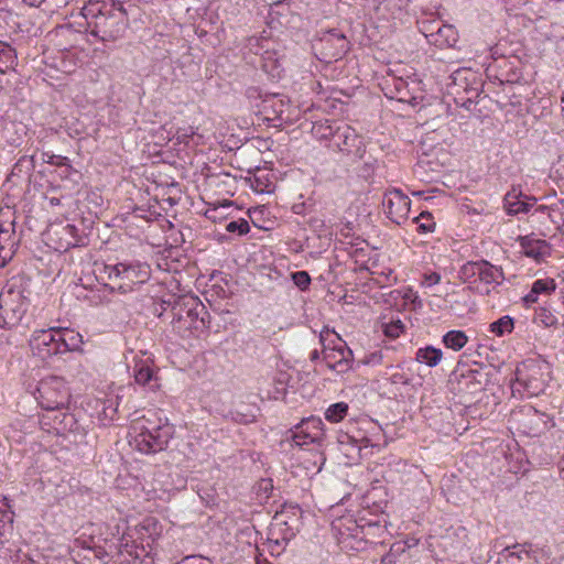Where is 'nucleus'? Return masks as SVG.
<instances>
[{
	"label": "nucleus",
	"instance_id": "obj_1",
	"mask_svg": "<svg viewBox=\"0 0 564 564\" xmlns=\"http://www.w3.org/2000/svg\"><path fill=\"white\" fill-rule=\"evenodd\" d=\"M130 445L142 454H156L167 448L175 436V425L158 412L150 411L131 422Z\"/></svg>",
	"mask_w": 564,
	"mask_h": 564
},
{
	"label": "nucleus",
	"instance_id": "obj_2",
	"mask_svg": "<svg viewBox=\"0 0 564 564\" xmlns=\"http://www.w3.org/2000/svg\"><path fill=\"white\" fill-rule=\"evenodd\" d=\"M173 329L183 339L191 341L206 333L208 312L203 303L191 297L173 307Z\"/></svg>",
	"mask_w": 564,
	"mask_h": 564
},
{
	"label": "nucleus",
	"instance_id": "obj_3",
	"mask_svg": "<svg viewBox=\"0 0 564 564\" xmlns=\"http://www.w3.org/2000/svg\"><path fill=\"white\" fill-rule=\"evenodd\" d=\"M111 10H99L88 22L89 33L102 42H115L123 35L128 9L122 0H109Z\"/></svg>",
	"mask_w": 564,
	"mask_h": 564
},
{
	"label": "nucleus",
	"instance_id": "obj_4",
	"mask_svg": "<svg viewBox=\"0 0 564 564\" xmlns=\"http://www.w3.org/2000/svg\"><path fill=\"white\" fill-rule=\"evenodd\" d=\"M36 391L40 406L47 411L68 408L72 399L66 381L56 376L40 381Z\"/></svg>",
	"mask_w": 564,
	"mask_h": 564
},
{
	"label": "nucleus",
	"instance_id": "obj_5",
	"mask_svg": "<svg viewBox=\"0 0 564 564\" xmlns=\"http://www.w3.org/2000/svg\"><path fill=\"white\" fill-rule=\"evenodd\" d=\"M105 270L112 288H117L123 293L131 291L133 285L144 283L149 279V269L141 263L120 262L115 265H106Z\"/></svg>",
	"mask_w": 564,
	"mask_h": 564
},
{
	"label": "nucleus",
	"instance_id": "obj_6",
	"mask_svg": "<svg viewBox=\"0 0 564 564\" xmlns=\"http://www.w3.org/2000/svg\"><path fill=\"white\" fill-rule=\"evenodd\" d=\"M24 313L22 291L14 285H6L0 293V327L11 328L18 325Z\"/></svg>",
	"mask_w": 564,
	"mask_h": 564
},
{
	"label": "nucleus",
	"instance_id": "obj_7",
	"mask_svg": "<svg viewBox=\"0 0 564 564\" xmlns=\"http://www.w3.org/2000/svg\"><path fill=\"white\" fill-rule=\"evenodd\" d=\"M325 442L323 420L316 416L304 419L292 430V443L299 448H321Z\"/></svg>",
	"mask_w": 564,
	"mask_h": 564
},
{
	"label": "nucleus",
	"instance_id": "obj_8",
	"mask_svg": "<svg viewBox=\"0 0 564 564\" xmlns=\"http://www.w3.org/2000/svg\"><path fill=\"white\" fill-rule=\"evenodd\" d=\"M481 378L482 375L478 369L464 370V366H462L459 378L454 386L459 404L469 406L477 399L484 390Z\"/></svg>",
	"mask_w": 564,
	"mask_h": 564
},
{
	"label": "nucleus",
	"instance_id": "obj_9",
	"mask_svg": "<svg viewBox=\"0 0 564 564\" xmlns=\"http://www.w3.org/2000/svg\"><path fill=\"white\" fill-rule=\"evenodd\" d=\"M30 348L39 352H75V347H69L65 335L53 330L42 329L35 332L30 339Z\"/></svg>",
	"mask_w": 564,
	"mask_h": 564
},
{
	"label": "nucleus",
	"instance_id": "obj_10",
	"mask_svg": "<svg viewBox=\"0 0 564 564\" xmlns=\"http://www.w3.org/2000/svg\"><path fill=\"white\" fill-rule=\"evenodd\" d=\"M382 204L388 218L394 224L401 225L408 219L411 200L400 189L387 191Z\"/></svg>",
	"mask_w": 564,
	"mask_h": 564
},
{
	"label": "nucleus",
	"instance_id": "obj_11",
	"mask_svg": "<svg viewBox=\"0 0 564 564\" xmlns=\"http://www.w3.org/2000/svg\"><path fill=\"white\" fill-rule=\"evenodd\" d=\"M325 58H341L349 50V42L346 36L337 30H329L319 40Z\"/></svg>",
	"mask_w": 564,
	"mask_h": 564
},
{
	"label": "nucleus",
	"instance_id": "obj_12",
	"mask_svg": "<svg viewBox=\"0 0 564 564\" xmlns=\"http://www.w3.org/2000/svg\"><path fill=\"white\" fill-rule=\"evenodd\" d=\"M334 145L347 154H359L361 140L350 126L337 124L334 132Z\"/></svg>",
	"mask_w": 564,
	"mask_h": 564
},
{
	"label": "nucleus",
	"instance_id": "obj_13",
	"mask_svg": "<svg viewBox=\"0 0 564 564\" xmlns=\"http://www.w3.org/2000/svg\"><path fill=\"white\" fill-rule=\"evenodd\" d=\"M499 564H536L530 544H516L503 550Z\"/></svg>",
	"mask_w": 564,
	"mask_h": 564
},
{
	"label": "nucleus",
	"instance_id": "obj_14",
	"mask_svg": "<svg viewBox=\"0 0 564 564\" xmlns=\"http://www.w3.org/2000/svg\"><path fill=\"white\" fill-rule=\"evenodd\" d=\"M430 43L437 47L453 46L457 41V33L452 25L440 22L435 34H430Z\"/></svg>",
	"mask_w": 564,
	"mask_h": 564
},
{
	"label": "nucleus",
	"instance_id": "obj_15",
	"mask_svg": "<svg viewBox=\"0 0 564 564\" xmlns=\"http://www.w3.org/2000/svg\"><path fill=\"white\" fill-rule=\"evenodd\" d=\"M15 246L13 229H3L0 226V267H4L12 259Z\"/></svg>",
	"mask_w": 564,
	"mask_h": 564
},
{
	"label": "nucleus",
	"instance_id": "obj_16",
	"mask_svg": "<svg viewBox=\"0 0 564 564\" xmlns=\"http://www.w3.org/2000/svg\"><path fill=\"white\" fill-rule=\"evenodd\" d=\"M523 253L534 259L536 262H542L550 256V246L544 240H527L523 239L521 243Z\"/></svg>",
	"mask_w": 564,
	"mask_h": 564
},
{
	"label": "nucleus",
	"instance_id": "obj_17",
	"mask_svg": "<svg viewBox=\"0 0 564 564\" xmlns=\"http://www.w3.org/2000/svg\"><path fill=\"white\" fill-rule=\"evenodd\" d=\"M332 528L341 538L350 535L356 536L359 531V525L350 513L334 519L332 521Z\"/></svg>",
	"mask_w": 564,
	"mask_h": 564
},
{
	"label": "nucleus",
	"instance_id": "obj_18",
	"mask_svg": "<svg viewBox=\"0 0 564 564\" xmlns=\"http://www.w3.org/2000/svg\"><path fill=\"white\" fill-rule=\"evenodd\" d=\"M134 378L138 384H149L154 381L155 384H153L152 388L159 387L156 371L148 361L140 360L135 362Z\"/></svg>",
	"mask_w": 564,
	"mask_h": 564
},
{
	"label": "nucleus",
	"instance_id": "obj_19",
	"mask_svg": "<svg viewBox=\"0 0 564 564\" xmlns=\"http://www.w3.org/2000/svg\"><path fill=\"white\" fill-rule=\"evenodd\" d=\"M477 276L480 281L485 283H497L500 284L505 279L503 272L501 269L492 265L488 261H479V270L477 271Z\"/></svg>",
	"mask_w": 564,
	"mask_h": 564
},
{
	"label": "nucleus",
	"instance_id": "obj_20",
	"mask_svg": "<svg viewBox=\"0 0 564 564\" xmlns=\"http://www.w3.org/2000/svg\"><path fill=\"white\" fill-rule=\"evenodd\" d=\"M522 194L517 193L516 189L507 193L505 196V209L509 215H518L520 213H528L530 208V204L523 200H520V196Z\"/></svg>",
	"mask_w": 564,
	"mask_h": 564
},
{
	"label": "nucleus",
	"instance_id": "obj_21",
	"mask_svg": "<svg viewBox=\"0 0 564 564\" xmlns=\"http://www.w3.org/2000/svg\"><path fill=\"white\" fill-rule=\"evenodd\" d=\"M354 355H327V365L336 373L347 372L354 364Z\"/></svg>",
	"mask_w": 564,
	"mask_h": 564
},
{
	"label": "nucleus",
	"instance_id": "obj_22",
	"mask_svg": "<svg viewBox=\"0 0 564 564\" xmlns=\"http://www.w3.org/2000/svg\"><path fill=\"white\" fill-rule=\"evenodd\" d=\"M17 63L15 51L6 42L0 41V73L4 74Z\"/></svg>",
	"mask_w": 564,
	"mask_h": 564
},
{
	"label": "nucleus",
	"instance_id": "obj_23",
	"mask_svg": "<svg viewBox=\"0 0 564 564\" xmlns=\"http://www.w3.org/2000/svg\"><path fill=\"white\" fill-rule=\"evenodd\" d=\"M467 70H457L453 75V85L456 94H459V88H463L464 91L467 94L466 99L463 100V105L467 106L468 102H473V99L479 95L478 88L468 87V85L463 86L459 82L463 79H467L464 77L465 74H467Z\"/></svg>",
	"mask_w": 564,
	"mask_h": 564
},
{
	"label": "nucleus",
	"instance_id": "obj_24",
	"mask_svg": "<svg viewBox=\"0 0 564 564\" xmlns=\"http://www.w3.org/2000/svg\"><path fill=\"white\" fill-rule=\"evenodd\" d=\"M349 405L345 402H337L327 406L325 419L332 424L340 423L348 415Z\"/></svg>",
	"mask_w": 564,
	"mask_h": 564
},
{
	"label": "nucleus",
	"instance_id": "obj_25",
	"mask_svg": "<svg viewBox=\"0 0 564 564\" xmlns=\"http://www.w3.org/2000/svg\"><path fill=\"white\" fill-rule=\"evenodd\" d=\"M379 328L383 333L384 337L389 339L398 338L404 330V324L400 319H382L379 324Z\"/></svg>",
	"mask_w": 564,
	"mask_h": 564
},
{
	"label": "nucleus",
	"instance_id": "obj_26",
	"mask_svg": "<svg viewBox=\"0 0 564 564\" xmlns=\"http://www.w3.org/2000/svg\"><path fill=\"white\" fill-rule=\"evenodd\" d=\"M443 343L448 349L459 350L467 344V336L462 330H451L443 336Z\"/></svg>",
	"mask_w": 564,
	"mask_h": 564
},
{
	"label": "nucleus",
	"instance_id": "obj_27",
	"mask_svg": "<svg viewBox=\"0 0 564 564\" xmlns=\"http://www.w3.org/2000/svg\"><path fill=\"white\" fill-rule=\"evenodd\" d=\"M283 108V101L276 98V96H271L262 100L260 111L267 116L272 113L275 118H279L284 111Z\"/></svg>",
	"mask_w": 564,
	"mask_h": 564
},
{
	"label": "nucleus",
	"instance_id": "obj_28",
	"mask_svg": "<svg viewBox=\"0 0 564 564\" xmlns=\"http://www.w3.org/2000/svg\"><path fill=\"white\" fill-rule=\"evenodd\" d=\"M35 169L34 155H23L14 164L12 174L17 176H30Z\"/></svg>",
	"mask_w": 564,
	"mask_h": 564
},
{
	"label": "nucleus",
	"instance_id": "obj_29",
	"mask_svg": "<svg viewBox=\"0 0 564 564\" xmlns=\"http://www.w3.org/2000/svg\"><path fill=\"white\" fill-rule=\"evenodd\" d=\"M513 329V318L510 316H502L498 321L490 324V332L498 336H502L506 333H511Z\"/></svg>",
	"mask_w": 564,
	"mask_h": 564
},
{
	"label": "nucleus",
	"instance_id": "obj_30",
	"mask_svg": "<svg viewBox=\"0 0 564 564\" xmlns=\"http://www.w3.org/2000/svg\"><path fill=\"white\" fill-rule=\"evenodd\" d=\"M413 221L417 224V230L422 234L432 232L435 229L433 216L429 212H422Z\"/></svg>",
	"mask_w": 564,
	"mask_h": 564
},
{
	"label": "nucleus",
	"instance_id": "obj_31",
	"mask_svg": "<svg viewBox=\"0 0 564 564\" xmlns=\"http://www.w3.org/2000/svg\"><path fill=\"white\" fill-rule=\"evenodd\" d=\"M42 159H43L44 162H46L48 164L56 165V166H59V167H65V172L67 174L72 173V172H76L69 165L68 159L66 156L50 154L48 152H43L42 153Z\"/></svg>",
	"mask_w": 564,
	"mask_h": 564
},
{
	"label": "nucleus",
	"instance_id": "obj_32",
	"mask_svg": "<svg viewBox=\"0 0 564 564\" xmlns=\"http://www.w3.org/2000/svg\"><path fill=\"white\" fill-rule=\"evenodd\" d=\"M532 289L538 295L542 293L551 294L555 291L556 283L553 279H539L533 283Z\"/></svg>",
	"mask_w": 564,
	"mask_h": 564
},
{
	"label": "nucleus",
	"instance_id": "obj_33",
	"mask_svg": "<svg viewBox=\"0 0 564 564\" xmlns=\"http://www.w3.org/2000/svg\"><path fill=\"white\" fill-rule=\"evenodd\" d=\"M226 230L228 232H238V235L242 236L249 232L250 226L245 219L232 220L226 225Z\"/></svg>",
	"mask_w": 564,
	"mask_h": 564
},
{
	"label": "nucleus",
	"instance_id": "obj_34",
	"mask_svg": "<svg viewBox=\"0 0 564 564\" xmlns=\"http://www.w3.org/2000/svg\"><path fill=\"white\" fill-rule=\"evenodd\" d=\"M292 279L294 284L300 290H306L308 285L311 284V276L306 271H297L292 274Z\"/></svg>",
	"mask_w": 564,
	"mask_h": 564
},
{
	"label": "nucleus",
	"instance_id": "obj_35",
	"mask_svg": "<svg viewBox=\"0 0 564 564\" xmlns=\"http://www.w3.org/2000/svg\"><path fill=\"white\" fill-rule=\"evenodd\" d=\"M4 505L3 507H0V528H3L7 523H12L13 521V512L10 509V505L8 501V498L4 497Z\"/></svg>",
	"mask_w": 564,
	"mask_h": 564
},
{
	"label": "nucleus",
	"instance_id": "obj_36",
	"mask_svg": "<svg viewBox=\"0 0 564 564\" xmlns=\"http://www.w3.org/2000/svg\"><path fill=\"white\" fill-rule=\"evenodd\" d=\"M479 270V261H470L464 264L460 269V275L465 279H469L473 276H477V271Z\"/></svg>",
	"mask_w": 564,
	"mask_h": 564
},
{
	"label": "nucleus",
	"instance_id": "obj_37",
	"mask_svg": "<svg viewBox=\"0 0 564 564\" xmlns=\"http://www.w3.org/2000/svg\"><path fill=\"white\" fill-rule=\"evenodd\" d=\"M285 393H286V383L283 381H280L276 383V387H274L273 391H271V390L267 391L265 398L272 399V400H280V399L284 398Z\"/></svg>",
	"mask_w": 564,
	"mask_h": 564
},
{
	"label": "nucleus",
	"instance_id": "obj_38",
	"mask_svg": "<svg viewBox=\"0 0 564 564\" xmlns=\"http://www.w3.org/2000/svg\"><path fill=\"white\" fill-rule=\"evenodd\" d=\"M440 22L441 21H436V20L422 21L421 32L424 34V36L427 39L429 42H430V37H431L430 34H435V31L437 30Z\"/></svg>",
	"mask_w": 564,
	"mask_h": 564
},
{
	"label": "nucleus",
	"instance_id": "obj_39",
	"mask_svg": "<svg viewBox=\"0 0 564 564\" xmlns=\"http://www.w3.org/2000/svg\"><path fill=\"white\" fill-rule=\"evenodd\" d=\"M336 126L325 123V124H318L317 127H314V130L316 134H318L321 138H330L332 142H334V132H335Z\"/></svg>",
	"mask_w": 564,
	"mask_h": 564
},
{
	"label": "nucleus",
	"instance_id": "obj_40",
	"mask_svg": "<svg viewBox=\"0 0 564 564\" xmlns=\"http://www.w3.org/2000/svg\"><path fill=\"white\" fill-rule=\"evenodd\" d=\"M442 356L443 355H416V360L427 366H436L440 364Z\"/></svg>",
	"mask_w": 564,
	"mask_h": 564
},
{
	"label": "nucleus",
	"instance_id": "obj_41",
	"mask_svg": "<svg viewBox=\"0 0 564 564\" xmlns=\"http://www.w3.org/2000/svg\"><path fill=\"white\" fill-rule=\"evenodd\" d=\"M258 492H261L262 494V499H268L269 496H270V492L272 491L273 489V486H272V480L271 479H261L259 482H258Z\"/></svg>",
	"mask_w": 564,
	"mask_h": 564
},
{
	"label": "nucleus",
	"instance_id": "obj_42",
	"mask_svg": "<svg viewBox=\"0 0 564 564\" xmlns=\"http://www.w3.org/2000/svg\"><path fill=\"white\" fill-rule=\"evenodd\" d=\"M327 336L335 337V338L339 341V344H338V345H335L334 347H332V350H333V351H335V352H338V354L344 352V349H345V347H346V344H345V343H343V340L340 339V337H339L336 333L327 334ZM321 339H322V343H323V345H324V349H323V351H322V352H325V350H326V349H330V347H329V346H326V345H325V340H326V338H325L323 335H322Z\"/></svg>",
	"mask_w": 564,
	"mask_h": 564
},
{
	"label": "nucleus",
	"instance_id": "obj_43",
	"mask_svg": "<svg viewBox=\"0 0 564 564\" xmlns=\"http://www.w3.org/2000/svg\"><path fill=\"white\" fill-rule=\"evenodd\" d=\"M176 564H213L212 561L204 556L192 555L184 557L181 562Z\"/></svg>",
	"mask_w": 564,
	"mask_h": 564
},
{
	"label": "nucleus",
	"instance_id": "obj_44",
	"mask_svg": "<svg viewBox=\"0 0 564 564\" xmlns=\"http://www.w3.org/2000/svg\"><path fill=\"white\" fill-rule=\"evenodd\" d=\"M194 133L193 128L178 130L176 135L177 141L187 143L188 139L192 138Z\"/></svg>",
	"mask_w": 564,
	"mask_h": 564
},
{
	"label": "nucleus",
	"instance_id": "obj_45",
	"mask_svg": "<svg viewBox=\"0 0 564 564\" xmlns=\"http://www.w3.org/2000/svg\"><path fill=\"white\" fill-rule=\"evenodd\" d=\"M441 280V275L436 272H432L424 276V283L429 286L437 284Z\"/></svg>",
	"mask_w": 564,
	"mask_h": 564
},
{
	"label": "nucleus",
	"instance_id": "obj_46",
	"mask_svg": "<svg viewBox=\"0 0 564 564\" xmlns=\"http://www.w3.org/2000/svg\"><path fill=\"white\" fill-rule=\"evenodd\" d=\"M524 302L527 304H532V303H535L538 301V294L534 293V290L531 289L530 293L527 294L524 297H523Z\"/></svg>",
	"mask_w": 564,
	"mask_h": 564
},
{
	"label": "nucleus",
	"instance_id": "obj_47",
	"mask_svg": "<svg viewBox=\"0 0 564 564\" xmlns=\"http://www.w3.org/2000/svg\"><path fill=\"white\" fill-rule=\"evenodd\" d=\"M417 352H442V350L433 346H426L424 348H420Z\"/></svg>",
	"mask_w": 564,
	"mask_h": 564
},
{
	"label": "nucleus",
	"instance_id": "obj_48",
	"mask_svg": "<svg viewBox=\"0 0 564 564\" xmlns=\"http://www.w3.org/2000/svg\"><path fill=\"white\" fill-rule=\"evenodd\" d=\"M65 420H70V421H72V420H73V417H72V416H68L67 414H64V420L59 421V422H58V424H54V425H52V427H53L55 431H57V432H59V431L64 430L65 427H62V426H61V424H62V422H64Z\"/></svg>",
	"mask_w": 564,
	"mask_h": 564
},
{
	"label": "nucleus",
	"instance_id": "obj_49",
	"mask_svg": "<svg viewBox=\"0 0 564 564\" xmlns=\"http://www.w3.org/2000/svg\"><path fill=\"white\" fill-rule=\"evenodd\" d=\"M44 0H23L30 7H39Z\"/></svg>",
	"mask_w": 564,
	"mask_h": 564
},
{
	"label": "nucleus",
	"instance_id": "obj_50",
	"mask_svg": "<svg viewBox=\"0 0 564 564\" xmlns=\"http://www.w3.org/2000/svg\"><path fill=\"white\" fill-rule=\"evenodd\" d=\"M63 230L68 234V235H74V232L76 231V227L73 226V225H67L63 228Z\"/></svg>",
	"mask_w": 564,
	"mask_h": 564
},
{
	"label": "nucleus",
	"instance_id": "obj_51",
	"mask_svg": "<svg viewBox=\"0 0 564 564\" xmlns=\"http://www.w3.org/2000/svg\"><path fill=\"white\" fill-rule=\"evenodd\" d=\"M102 412H104V415L106 417H109L110 420H113V415H115V412H116V409H112V413L111 414H108L107 413V408L105 405H102Z\"/></svg>",
	"mask_w": 564,
	"mask_h": 564
},
{
	"label": "nucleus",
	"instance_id": "obj_52",
	"mask_svg": "<svg viewBox=\"0 0 564 564\" xmlns=\"http://www.w3.org/2000/svg\"><path fill=\"white\" fill-rule=\"evenodd\" d=\"M560 478L564 481V457L560 462Z\"/></svg>",
	"mask_w": 564,
	"mask_h": 564
},
{
	"label": "nucleus",
	"instance_id": "obj_53",
	"mask_svg": "<svg viewBox=\"0 0 564 564\" xmlns=\"http://www.w3.org/2000/svg\"><path fill=\"white\" fill-rule=\"evenodd\" d=\"M317 460H318L319 465H323L326 460L321 452L317 453Z\"/></svg>",
	"mask_w": 564,
	"mask_h": 564
},
{
	"label": "nucleus",
	"instance_id": "obj_54",
	"mask_svg": "<svg viewBox=\"0 0 564 564\" xmlns=\"http://www.w3.org/2000/svg\"><path fill=\"white\" fill-rule=\"evenodd\" d=\"M527 415L528 416L531 415V416L535 417L536 413H535L534 409L530 406V408H528Z\"/></svg>",
	"mask_w": 564,
	"mask_h": 564
},
{
	"label": "nucleus",
	"instance_id": "obj_55",
	"mask_svg": "<svg viewBox=\"0 0 564 564\" xmlns=\"http://www.w3.org/2000/svg\"><path fill=\"white\" fill-rule=\"evenodd\" d=\"M50 203H51V205H58L59 204V199L53 197V198L50 199Z\"/></svg>",
	"mask_w": 564,
	"mask_h": 564
},
{
	"label": "nucleus",
	"instance_id": "obj_56",
	"mask_svg": "<svg viewBox=\"0 0 564 564\" xmlns=\"http://www.w3.org/2000/svg\"><path fill=\"white\" fill-rule=\"evenodd\" d=\"M77 241H68L66 248L76 247Z\"/></svg>",
	"mask_w": 564,
	"mask_h": 564
},
{
	"label": "nucleus",
	"instance_id": "obj_57",
	"mask_svg": "<svg viewBox=\"0 0 564 564\" xmlns=\"http://www.w3.org/2000/svg\"><path fill=\"white\" fill-rule=\"evenodd\" d=\"M85 10L87 11V12H86V14H85V18H88L89 13H91V15H94V14H95V13H94V11H93V9H88V8H86Z\"/></svg>",
	"mask_w": 564,
	"mask_h": 564
},
{
	"label": "nucleus",
	"instance_id": "obj_58",
	"mask_svg": "<svg viewBox=\"0 0 564 564\" xmlns=\"http://www.w3.org/2000/svg\"><path fill=\"white\" fill-rule=\"evenodd\" d=\"M85 10L87 11V12H86V14H85V18H88L89 13H91V15H94V14H95V13H94V11H93V9H88V8H86Z\"/></svg>",
	"mask_w": 564,
	"mask_h": 564
},
{
	"label": "nucleus",
	"instance_id": "obj_59",
	"mask_svg": "<svg viewBox=\"0 0 564 564\" xmlns=\"http://www.w3.org/2000/svg\"><path fill=\"white\" fill-rule=\"evenodd\" d=\"M47 419H48V415H44V416H43L42 423H43L44 425H46V424H47V423H46V420H47Z\"/></svg>",
	"mask_w": 564,
	"mask_h": 564
},
{
	"label": "nucleus",
	"instance_id": "obj_60",
	"mask_svg": "<svg viewBox=\"0 0 564 564\" xmlns=\"http://www.w3.org/2000/svg\"><path fill=\"white\" fill-rule=\"evenodd\" d=\"M546 209H547V207H546V206H540L536 210L544 212V210H546Z\"/></svg>",
	"mask_w": 564,
	"mask_h": 564
},
{
	"label": "nucleus",
	"instance_id": "obj_61",
	"mask_svg": "<svg viewBox=\"0 0 564 564\" xmlns=\"http://www.w3.org/2000/svg\"><path fill=\"white\" fill-rule=\"evenodd\" d=\"M387 349H397L394 346H391V347H386Z\"/></svg>",
	"mask_w": 564,
	"mask_h": 564
},
{
	"label": "nucleus",
	"instance_id": "obj_62",
	"mask_svg": "<svg viewBox=\"0 0 564 564\" xmlns=\"http://www.w3.org/2000/svg\"><path fill=\"white\" fill-rule=\"evenodd\" d=\"M562 104L564 105V96L562 97ZM562 109L564 110V106L562 107Z\"/></svg>",
	"mask_w": 564,
	"mask_h": 564
}]
</instances>
